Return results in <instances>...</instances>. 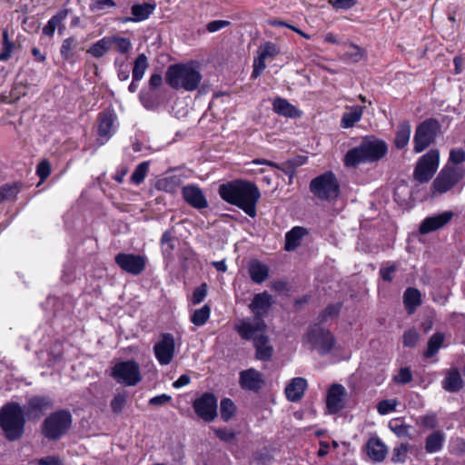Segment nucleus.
Wrapping results in <instances>:
<instances>
[{
	"mask_svg": "<svg viewBox=\"0 0 465 465\" xmlns=\"http://www.w3.org/2000/svg\"><path fill=\"white\" fill-rule=\"evenodd\" d=\"M417 423L426 429H434L438 426L436 414L428 413L426 415L420 416Z\"/></svg>",
	"mask_w": 465,
	"mask_h": 465,
	"instance_id": "nucleus-51",
	"label": "nucleus"
},
{
	"mask_svg": "<svg viewBox=\"0 0 465 465\" xmlns=\"http://www.w3.org/2000/svg\"><path fill=\"white\" fill-rule=\"evenodd\" d=\"M147 67H148V61H147L146 55L144 54H140L136 57V59L134 61V68H133L134 81H140L143 77Z\"/></svg>",
	"mask_w": 465,
	"mask_h": 465,
	"instance_id": "nucleus-39",
	"label": "nucleus"
},
{
	"mask_svg": "<svg viewBox=\"0 0 465 465\" xmlns=\"http://www.w3.org/2000/svg\"><path fill=\"white\" fill-rule=\"evenodd\" d=\"M230 22L227 20H214L210 23H208L206 28L208 32L214 33L219 30H222L223 28H225L230 25Z\"/></svg>",
	"mask_w": 465,
	"mask_h": 465,
	"instance_id": "nucleus-61",
	"label": "nucleus"
},
{
	"mask_svg": "<svg viewBox=\"0 0 465 465\" xmlns=\"http://www.w3.org/2000/svg\"><path fill=\"white\" fill-rule=\"evenodd\" d=\"M280 53L278 46L272 43L266 42L257 50V56L253 60V70L252 77L257 78L266 68V61L273 60Z\"/></svg>",
	"mask_w": 465,
	"mask_h": 465,
	"instance_id": "nucleus-14",
	"label": "nucleus"
},
{
	"mask_svg": "<svg viewBox=\"0 0 465 465\" xmlns=\"http://www.w3.org/2000/svg\"><path fill=\"white\" fill-rule=\"evenodd\" d=\"M303 163L302 157H297L294 159H291L286 161L285 163L279 164V167H276L277 169H280L283 173H285L287 175H289L290 183L292 182V179L294 175L295 168L299 165H302Z\"/></svg>",
	"mask_w": 465,
	"mask_h": 465,
	"instance_id": "nucleus-42",
	"label": "nucleus"
},
{
	"mask_svg": "<svg viewBox=\"0 0 465 465\" xmlns=\"http://www.w3.org/2000/svg\"><path fill=\"white\" fill-rule=\"evenodd\" d=\"M266 323L263 318L247 317L239 319L234 324V330L242 340L254 341L258 333H262L266 330Z\"/></svg>",
	"mask_w": 465,
	"mask_h": 465,
	"instance_id": "nucleus-11",
	"label": "nucleus"
},
{
	"mask_svg": "<svg viewBox=\"0 0 465 465\" xmlns=\"http://www.w3.org/2000/svg\"><path fill=\"white\" fill-rule=\"evenodd\" d=\"M398 401L396 400H382L377 406V411L381 415L388 414L395 410Z\"/></svg>",
	"mask_w": 465,
	"mask_h": 465,
	"instance_id": "nucleus-50",
	"label": "nucleus"
},
{
	"mask_svg": "<svg viewBox=\"0 0 465 465\" xmlns=\"http://www.w3.org/2000/svg\"><path fill=\"white\" fill-rule=\"evenodd\" d=\"M322 355L331 352V350H336L335 338L330 331L322 330Z\"/></svg>",
	"mask_w": 465,
	"mask_h": 465,
	"instance_id": "nucleus-41",
	"label": "nucleus"
},
{
	"mask_svg": "<svg viewBox=\"0 0 465 465\" xmlns=\"http://www.w3.org/2000/svg\"><path fill=\"white\" fill-rule=\"evenodd\" d=\"M439 163V151L430 150L418 160L413 172L414 179L420 183H428L437 172Z\"/></svg>",
	"mask_w": 465,
	"mask_h": 465,
	"instance_id": "nucleus-8",
	"label": "nucleus"
},
{
	"mask_svg": "<svg viewBox=\"0 0 465 465\" xmlns=\"http://www.w3.org/2000/svg\"><path fill=\"white\" fill-rule=\"evenodd\" d=\"M388 146L383 140L374 136H366L361 143L350 149L344 157V164L355 167L361 163H372L381 159L387 153Z\"/></svg>",
	"mask_w": 465,
	"mask_h": 465,
	"instance_id": "nucleus-2",
	"label": "nucleus"
},
{
	"mask_svg": "<svg viewBox=\"0 0 465 465\" xmlns=\"http://www.w3.org/2000/svg\"><path fill=\"white\" fill-rule=\"evenodd\" d=\"M411 446L408 443H401L393 449L391 460L394 463H403L406 460L407 453Z\"/></svg>",
	"mask_w": 465,
	"mask_h": 465,
	"instance_id": "nucleus-45",
	"label": "nucleus"
},
{
	"mask_svg": "<svg viewBox=\"0 0 465 465\" xmlns=\"http://www.w3.org/2000/svg\"><path fill=\"white\" fill-rule=\"evenodd\" d=\"M272 106L276 114L284 117L297 118L302 115V112L284 98H276Z\"/></svg>",
	"mask_w": 465,
	"mask_h": 465,
	"instance_id": "nucleus-27",
	"label": "nucleus"
},
{
	"mask_svg": "<svg viewBox=\"0 0 465 465\" xmlns=\"http://www.w3.org/2000/svg\"><path fill=\"white\" fill-rule=\"evenodd\" d=\"M112 376L121 384L134 386L142 380L139 364L134 361H120L112 371Z\"/></svg>",
	"mask_w": 465,
	"mask_h": 465,
	"instance_id": "nucleus-10",
	"label": "nucleus"
},
{
	"mask_svg": "<svg viewBox=\"0 0 465 465\" xmlns=\"http://www.w3.org/2000/svg\"><path fill=\"white\" fill-rule=\"evenodd\" d=\"M50 173L51 165L46 160L42 161L37 165L36 173L41 178V181L45 180L49 176Z\"/></svg>",
	"mask_w": 465,
	"mask_h": 465,
	"instance_id": "nucleus-59",
	"label": "nucleus"
},
{
	"mask_svg": "<svg viewBox=\"0 0 465 465\" xmlns=\"http://www.w3.org/2000/svg\"><path fill=\"white\" fill-rule=\"evenodd\" d=\"M52 401L47 397L35 396L27 402V409L30 412H40L52 408Z\"/></svg>",
	"mask_w": 465,
	"mask_h": 465,
	"instance_id": "nucleus-36",
	"label": "nucleus"
},
{
	"mask_svg": "<svg viewBox=\"0 0 465 465\" xmlns=\"http://www.w3.org/2000/svg\"><path fill=\"white\" fill-rule=\"evenodd\" d=\"M340 195V184L331 172L322 174V209L331 214L337 213L342 204L337 206V199Z\"/></svg>",
	"mask_w": 465,
	"mask_h": 465,
	"instance_id": "nucleus-7",
	"label": "nucleus"
},
{
	"mask_svg": "<svg viewBox=\"0 0 465 465\" xmlns=\"http://www.w3.org/2000/svg\"><path fill=\"white\" fill-rule=\"evenodd\" d=\"M207 294V284L202 283L199 287H197L192 295L191 302L193 304L196 305L201 303L206 297Z\"/></svg>",
	"mask_w": 465,
	"mask_h": 465,
	"instance_id": "nucleus-53",
	"label": "nucleus"
},
{
	"mask_svg": "<svg viewBox=\"0 0 465 465\" xmlns=\"http://www.w3.org/2000/svg\"><path fill=\"white\" fill-rule=\"evenodd\" d=\"M111 46H114L121 54H126L132 48V44L128 38L121 36H110Z\"/></svg>",
	"mask_w": 465,
	"mask_h": 465,
	"instance_id": "nucleus-43",
	"label": "nucleus"
},
{
	"mask_svg": "<svg viewBox=\"0 0 465 465\" xmlns=\"http://www.w3.org/2000/svg\"><path fill=\"white\" fill-rule=\"evenodd\" d=\"M155 6L153 5L143 3L141 5H134L132 6V15L134 17H127L124 19L125 22H141L147 19L151 14L154 11Z\"/></svg>",
	"mask_w": 465,
	"mask_h": 465,
	"instance_id": "nucleus-30",
	"label": "nucleus"
},
{
	"mask_svg": "<svg viewBox=\"0 0 465 465\" xmlns=\"http://www.w3.org/2000/svg\"><path fill=\"white\" fill-rule=\"evenodd\" d=\"M80 50V43L77 38L70 36L62 42L60 54L64 60L74 64L78 59Z\"/></svg>",
	"mask_w": 465,
	"mask_h": 465,
	"instance_id": "nucleus-21",
	"label": "nucleus"
},
{
	"mask_svg": "<svg viewBox=\"0 0 465 465\" xmlns=\"http://www.w3.org/2000/svg\"><path fill=\"white\" fill-rule=\"evenodd\" d=\"M462 379L458 370L450 371L442 382L444 390L455 392L462 388Z\"/></svg>",
	"mask_w": 465,
	"mask_h": 465,
	"instance_id": "nucleus-34",
	"label": "nucleus"
},
{
	"mask_svg": "<svg viewBox=\"0 0 465 465\" xmlns=\"http://www.w3.org/2000/svg\"><path fill=\"white\" fill-rule=\"evenodd\" d=\"M465 176V169L447 163L439 173L431 184L433 195H440L450 191Z\"/></svg>",
	"mask_w": 465,
	"mask_h": 465,
	"instance_id": "nucleus-6",
	"label": "nucleus"
},
{
	"mask_svg": "<svg viewBox=\"0 0 465 465\" xmlns=\"http://www.w3.org/2000/svg\"><path fill=\"white\" fill-rule=\"evenodd\" d=\"M454 213L451 211H445L440 214L426 217L419 227L420 234H428L444 227L453 218Z\"/></svg>",
	"mask_w": 465,
	"mask_h": 465,
	"instance_id": "nucleus-18",
	"label": "nucleus"
},
{
	"mask_svg": "<svg viewBox=\"0 0 465 465\" xmlns=\"http://www.w3.org/2000/svg\"><path fill=\"white\" fill-rule=\"evenodd\" d=\"M449 162L451 165L458 166V164L465 162V151L462 148L451 149L450 152Z\"/></svg>",
	"mask_w": 465,
	"mask_h": 465,
	"instance_id": "nucleus-54",
	"label": "nucleus"
},
{
	"mask_svg": "<svg viewBox=\"0 0 465 465\" xmlns=\"http://www.w3.org/2000/svg\"><path fill=\"white\" fill-rule=\"evenodd\" d=\"M153 94L150 92L141 91L139 98L143 105L148 110H154L158 107V104L153 100Z\"/></svg>",
	"mask_w": 465,
	"mask_h": 465,
	"instance_id": "nucleus-55",
	"label": "nucleus"
},
{
	"mask_svg": "<svg viewBox=\"0 0 465 465\" xmlns=\"http://www.w3.org/2000/svg\"><path fill=\"white\" fill-rule=\"evenodd\" d=\"M235 411V406L232 400L223 399L221 401V417L223 420L228 421Z\"/></svg>",
	"mask_w": 465,
	"mask_h": 465,
	"instance_id": "nucleus-46",
	"label": "nucleus"
},
{
	"mask_svg": "<svg viewBox=\"0 0 465 465\" xmlns=\"http://www.w3.org/2000/svg\"><path fill=\"white\" fill-rule=\"evenodd\" d=\"M363 108L362 106L356 105L351 107L350 112L344 113L341 120V127L351 128L358 123L362 116Z\"/></svg>",
	"mask_w": 465,
	"mask_h": 465,
	"instance_id": "nucleus-35",
	"label": "nucleus"
},
{
	"mask_svg": "<svg viewBox=\"0 0 465 465\" xmlns=\"http://www.w3.org/2000/svg\"><path fill=\"white\" fill-rule=\"evenodd\" d=\"M411 127L409 122H402L396 131L394 143L398 149H403L409 143Z\"/></svg>",
	"mask_w": 465,
	"mask_h": 465,
	"instance_id": "nucleus-32",
	"label": "nucleus"
},
{
	"mask_svg": "<svg viewBox=\"0 0 465 465\" xmlns=\"http://www.w3.org/2000/svg\"><path fill=\"white\" fill-rule=\"evenodd\" d=\"M445 441V435L440 430H434L425 440V450L428 453H435L440 451Z\"/></svg>",
	"mask_w": 465,
	"mask_h": 465,
	"instance_id": "nucleus-31",
	"label": "nucleus"
},
{
	"mask_svg": "<svg viewBox=\"0 0 465 465\" xmlns=\"http://www.w3.org/2000/svg\"><path fill=\"white\" fill-rule=\"evenodd\" d=\"M195 413L204 421H212L217 416V399L210 392L203 393L193 403Z\"/></svg>",
	"mask_w": 465,
	"mask_h": 465,
	"instance_id": "nucleus-13",
	"label": "nucleus"
},
{
	"mask_svg": "<svg viewBox=\"0 0 465 465\" xmlns=\"http://www.w3.org/2000/svg\"><path fill=\"white\" fill-rule=\"evenodd\" d=\"M211 315V308L205 304L202 308L195 310L191 315V322L196 326L204 325Z\"/></svg>",
	"mask_w": 465,
	"mask_h": 465,
	"instance_id": "nucleus-40",
	"label": "nucleus"
},
{
	"mask_svg": "<svg viewBox=\"0 0 465 465\" xmlns=\"http://www.w3.org/2000/svg\"><path fill=\"white\" fill-rule=\"evenodd\" d=\"M161 244L164 252H171L173 250V236L170 231L163 232L161 239Z\"/></svg>",
	"mask_w": 465,
	"mask_h": 465,
	"instance_id": "nucleus-57",
	"label": "nucleus"
},
{
	"mask_svg": "<svg viewBox=\"0 0 465 465\" xmlns=\"http://www.w3.org/2000/svg\"><path fill=\"white\" fill-rule=\"evenodd\" d=\"M346 389L339 383H333L326 393V412L337 414L345 408Z\"/></svg>",
	"mask_w": 465,
	"mask_h": 465,
	"instance_id": "nucleus-15",
	"label": "nucleus"
},
{
	"mask_svg": "<svg viewBox=\"0 0 465 465\" xmlns=\"http://www.w3.org/2000/svg\"><path fill=\"white\" fill-rule=\"evenodd\" d=\"M112 49L110 36L103 37L98 40L88 49V53L95 57L100 58L104 56L109 50Z\"/></svg>",
	"mask_w": 465,
	"mask_h": 465,
	"instance_id": "nucleus-37",
	"label": "nucleus"
},
{
	"mask_svg": "<svg viewBox=\"0 0 465 465\" xmlns=\"http://www.w3.org/2000/svg\"><path fill=\"white\" fill-rule=\"evenodd\" d=\"M271 305L272 296L263 292L254 295L249 307L254 317L262 318L268 312Z\"/></svg>",
	"mask_w": 465,
	"mask_h": 465,
	"instance_id": "nucleus-20",
	"label": "nucleus"
},
{
	"mask_svg": "<svg viewBox=\"0 0 465 465\" xmlns=\"http://www.w3.org/2000/svg\"><path fill=\"white\" fill-rule=\"evenodd\" d=\"M165 79L173 89L193 92L198 88L202 81V74L198 65L191 62L169 66Z\"/></svg>",
	"mask_w": 465,
	"mask_h": 465,
	"instance_id": "nucleus-3",
	"label": "nucleus"
},
{
	"mask_svg": "<svg viewBox=\"0 0 465 465\" xmlns=\"http://www.w3.org/2000/svg\"><path fill=\"white\" fill-rule=\"evenodd\" d=\"M114 260L123 271L133 275L140 274L145 268V258L141 255L121 252Z\"/></svg>",
	"mask_w": 465,
	"mask_h": 465,
	"instance_id": "nucleus-16",
	"label": "nucleus"
},
{
	"mask_svg": "<svg viewBox=\"0 0 465 465\" xmlns=\"http://www.w3.org/2000/svg\"><path fill=\"white\" fill-rule=\"evenodd\" d=\"M219 194L228 203L236 205L248 216L253 218L257 214L256 205L261 198L259 188L252 182L235 180L220 185Z\"/></svg>",
	"mask_w": 465,
	"mask_h": 465,
	"instance_id": "nucleus-1",
	"label": "nucleus"
},
{
	"mask_svg": "<svg viewBox=\"0 0 465 465\" xmlns=\"http://www.w3.org/2000/svg\"><path fill=\"white\" fill-rule=\"evenodd\" d=\"M248 269L250 277L255 283L263 282L269 275V267L258 260L251 261Z\"/></svg>",
	"mask_w": 465,
	"mask_h": 465,
	"instance_id": "nucleus-29",
	"label": "nucleus"
},
{
	"mask_svg": "<svg viewBox=\"0 0 465 465\" xmlns=\"http://www.w3.org/2000/svg\"><path fill=\"white\" fill-rule=\"evenodd\" d=\"M23 408L15 402H9L0 409V427L5 438L14 441L22 437L25 431Z\"/></svg>",
	"mask_w": 465,
	"mask_h": 465,
	"instance_id": "nucleus-4",
	"label": "nucleus"
},
{
	"mask_svg": "<svg viewBox=\"0 0 465 465\" xmlns=\"http://www.w3.org/2000/svg\"><path fill=\"white\" fill-rule=\"evenodd\" d=\"M403 303L409 314L414 313L422 303L420 292L414 287L407 288L403 293Z\"/></svg>",
	"mask_w": 465,
	"mask_h": 465,
	"instance_id": "nucleus-28",
	"label": "nucleus"
},
{
	"mask_svg": "<svg viewBox=\"0 0 465 465\" xmlns=\"http://www.w3.org/2000/svg\"><path fill=\"white\" fill-rule=\"evenodd\" d=\"M115 114L111 112H103L98 116V141L100 144H104L116 132Z\"/></svg>",
	"mask_w": 465,
	"mask_h": 465,
	"instance_id": "nucleus-17",
	"label": "nucleus"
},
{
	"mask_svg": "<svg viewBox=\"0 0 465 465\" xmlns=\"http://www.w3.org/2000/svg\"><path fill=\"white\" fill-rule=\"evenodd\" d=\"M389 428L392 430L399 438H411L409 431L410 426L405 424H399L397 421H390Z\"/></svg>",
	"mask_w": 465,
	"mask_h": 465,
	"instance_id": "nucleus-47",
	"label": "nucleus"
},
{
	"mask_svg": "<svg viewBox=\"0 0 465 465\" xmlns=\"http://www.w3.org/2000/svg\"><path fill=\"white\" fill-rule=\"evenodd\" d=\"M214 433L220 440L225 442H231L235 437V434L227 429H215Z\"/></svg>",
	"mask_w": 465,
	"mask_h": 465,
	"instance_id": "nucleus-62",
	"label": "nucleus"
},
{
	"mask_svg": "<svg viewBox=\"0 0 465 465\" xmlns=\"http://www.w3.org/2000/svg\"><path fill=\"white\" fill-rule=\"evenodd\" d=\"M171 400H172V397L170 395L163 393V394L157 395V396L151 398L149 400V404L154 405V406L164 405V404L168 403L169 401H171Z\"/></svg>",
	"mask_w": 465,
	"mask_h": 465,
	"instance_id": "nucleus-64",
	"label": "nucleus"
},
{
	"mask_svg": "<svg viewBox=\"0 0 465 465\" xmlns=\"http://www.w3.org/2000/svg\"><path fill=\"white\" fill-rule=\"evenodd\" d=\"M440 131V124L433 118L427 119L420 123L415 131L413 150L415 153H421L432 143Z\"/></svg>",
	"mask_w": 465,
	"mask_h": 465,
	"instance_id": "nucleus-9",
	"label": "nucleus"
},
{
	"mask_svg": "<svg viewBox=\"0 0 465 465\" xmlns=\"http://www.w3.org/2000/svg\"><path fill=\"white\" fill-rule=\"evenodd\" d=\"M367 454L375 462H381L386 458L388 450L378 437H371L366 444Z\"/></svg>",
	"mask_w": 465,
	"mask_h": 465,
	"instance_id": "nucleus-23",
	"label": "nucleus"
},
{
	"mask_svg": "<svg viewBox=\"0 0 465 465\" xmlns=\"http://www.w3.org/2000/svg\"><path fill=\"white\" fill-rule=\"evenodd\" d=\"M126 394L124 392L116 394L111 401V408L114 413H120L126 403Z\"/></svg>",
	"mask_w": 465,
	"mask_h": 465,
	"instance_id": "nucleus-49",
	"label": "nucleus"
},
{
	"mask_svg": "<svg viewBox=\"0 0 465 465\" xmlns=\"http://www.w3.org/2000/svg\"><path fill=\"white\" fill-rule=\"evenodd\" d=\"M419 340V333L414 329L405 331L402 335V343L406 347H413Z\"/></svg>",
	"mask_w": 465,
	"mask_h": 465,
	"instance_id": "nucleus-52",
	"label": "nucleus"
},
{
	"mask_svg": "<svg viewBox=\"0 0 465 465\" xmlns=\"http://www.w3.org/2000/svg\"><path fill=\"white\" fill-rule=\"evenodd\" d=\"M67 15V10H61L52 16L43 28L44 35L53 36L55 29L63 25V22L66 19Z\"/></svg>",
	"mask_w": 465,
	"mask_h": 465,
	"instance_id": "nucleus-33",
	"label": "nucleus"
},
{
	"mask_svg": "<svg viewBox=\"0 0 465 465\" xmlns=\"http://www.w3.org/2000/svg\"><path fill=\"white\" fill-rule=\"evenodd\" d=\"M154 356L160 365H168L175 355V341L171 333H163L153 346Z\"/></svg>",
	"mask_w": 465,
	"mask_h": 465,
	"instance_id": "nucleus-12",
	"label": "nucleus"
},
{
	"mask_svg": "<svg viewBox=\"0 0 465 465\" xmlns=\"http://www.w3.org/2000/svg\"><path fill=\"white\" fill-rule=\"evenodd\" d=\"M308 234L307 229L302 226H294L285 234L284 249L287 252L294 251L302 243L304 236Z\"/></svg>",
	"mask_w": 465,
	"mask_h": 465,
	"instance_id": "nucleus-26",
	"label": "nucleus"
},
{
	"mask_svg": "<svg viewBox=\"0 0 465 465\" xmlns=\"http://www.w3.org/2000/svg\"><path fill=\"white\" fill-rule=\"evenodd\" d=\"M182 195L189 205L197 210L208 207V201L202 189L197 185L188 184L183 186Z\"/></svg>",
	"mask_w": 465,
	"mask_h": 465,
	"instance_id": "nucleus-19",
	"label": "nucleus"
},
{
	"mask_svg": "<svg viewBox=\"0 0 465 465\" xmlns=\"http://www.w3.org/2000/svg\"><path fill=\"white\" fill-rule=\"evenodd\" d=\"M329 4L334 9H350L356 5L357 0H329Z\"/></svg>",
	"mask_w": 465,
	"mask_h": 465,
	"instance_id": "nucleus-58",
	"label": "nucleus"
},
{
	"mask_svg": "<svg viewBox=\"0 0 465 465\" xmlns=\"http://www.w3.org/2000/svg\"><path fill=\"white\" fill-rule=\"evenodd\" d=\"M394 381L401 384H406L412 381V373L410 368H401L399 373L394 377Z\"/></svg>",
	"mask_w": 465,
	"mask_h": 465,
	"instance_id": "nucleus-56",
	"label": "nucleus"
},
{
	"mask_svg": "<svg viewBox=\"0 0 465 465\" xmlns=\"http://www.w3.org/2000/svg\"><path fill=\"white\" fill-rule=\"evenodd\" d=\"M17 193V190L15 186L12 185H4L0 187V200H7L14 197Z\"/></svg>",
	"mask_w": 465,
	"mask_h": 465,
	"instance_id": "nucleus-63",
	"label": "nucleus"
},
{
	"mask_svg": "<svg viewBox=\"0 0 465 465\" xmlns=\"http://www.w3.org/2000/svg\"><path fill=\"white\" fill-rule=\"evenodd\" d=\"M342 303L338 302L329 304L323 312H322V322L329 318L337 317L341 312Z\"/></svg>",
	"mask_w": 465,
	"mask_h": 465,
	"instance_id": "nucleus-48",
	"label": "nucleus"
},
{
	"mask_svg": "<svg viewBox=\"0 0 465 465\" xmlns=\"http://www.w3.org/2000/svg\"><path fill=\"white\" fill-rule=\"evenodd\" d=\"M445 336L441 332L434 333L428 341L427 350L424 352L426 358H431L436 355L443 344Z\"/></svg>",
	"mask_w": 465,
	"mask_h": 465,
	"instance_id": "nucleus-38",
	"label": "nucleus"
},
{
	"mask_svg": "<svg viewBox=\"0 0 465 465\" xmlns=\"http://www.w3.org/2000/svg\"><path fill=\"white\" fill-rule=\"evenodd\" d=\"M71 424V413L64 410L57 411L45 418L42 424V433L46 439L56 440L68 431Z\"/></svg>",
	"mask_w": 465,
	"mask_h": 465,
	"instance_id": "nucleus-5",
	"label": "nucleus"
},
{
	"mask_svg": "<svg viewBox=\"0 0 465 465\" xmlns=\"http://www.w3.org/2000/svg\"><path fill=\"white\" fill-rule=\"evenodd\" d=\"M262 382L261 373L252 368L240 372V385L243 389L257 391L261 388Z\"/></svg>",
	"mask_w": 465,
	"mask_h": 465,
	"instance_id": "nucleus-24",
	"label": "nucleus"
},
{
	"mask_svg": "<svg viewBox=\"0 0 465 465\" xmlns=\"http://www.w3.org/2000/svg\"><path fill=\"white\" fill-rule=\"evenodd\" d=\"M351 51L346 53L347 57L355 63L361 61L364 56L363 49L354 45H351Z\"/></svg>",
	"mask_w": 465,
	"mask_h": 465,
	"instance_id": "nucleus-60",
	"label": "nucleus"
},
{
	"mask_svg": "<svg viewBox=\"0 0 465 465\" xmlns=\"http://www.w3.org/2000/svg\"><path fill=\"white\" fill-rule=\"evenodd\" d=\"M307 388V381L302 377H296L291 380L285 388V394L290 401H298L302 399Z\"/></svg>",
	"mask_w": 465,
	"mask_h": 465,
	"instance_id": "nucleus-25",
	"label": "nucleus"
},
{
	"mask_svg": "<svg viewBox=\"0 0 465 465\" xmlns=\"http://www.w3.org/2000/svg\"><path fill=\"white\" fill-rule=\"evenodd\" d=\"M149 169V163L148 162H143L137 165L135 170L134 171L131 180L134 183L139 184L141 183L148 172Z\"/></svg>",
	"mask_w": 465,
	"mask_h": 465,
	"instance_id": "nucleus-44",
	"label": "nucleus"
},
{
	"mask_svg": "<svg viewBox=\"0 0 465 465\" xmlns=\"http://www.w3.org/2000/svg\"><path fill=\"white\" fill-rule=\"evenodd\" d=\"M253 346L256 350V358L260 361H268L272 359L273 347L270 343L269 337L263 333L254 338Z\"/></svg>",
	"mask_w": 465,
	"mask_h": 465,
	"instance_id": "nucleus-22",
	"label": "nucleus"
}]
</instances>
